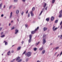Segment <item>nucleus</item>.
<instances>
[{
  "label": "nucleus",
  "instance_id": "4c0bfd02",
  "mask_svg": "<svg viewBox=\"0 0 62 62\" xmlns=\"http://www.w3.org/2000/svg\"><path fill=\"white\" fill-rule=\"evenodd\" d=\"M26 62H27V61H28V58H27L26 60Z\"/></svg>",
  "mask_w": 62,
  "mask_h": 62
},
{
  "label": "nucleus",
  "instance_id": "7c9ffc66",
  "mask_svg": "<svg viewBox=\"0 0 62 62\" xmlns=\"http://www.w3.org/2000/svg\"><path fill=\"white\" fill-rule=\"evenodd\" d=\"M58 21V20H56L55 21V23H57Z\"/></svg>",
  "mask_w": 62,
  "mask_h": 62
},
{
  "label": "nucleus",
  "instance_id": "bb28decb",
  "mask_svg": "<svg viewBox=\"0 0 62 62\" xmlns=\"http://www.w3.org/2000/svg\"><path fill=\"white\" fill-rule=\"evenodd\" d=\"M58 37H60V39H62V35H60V36H58Z\"/></svg>",
  "mask_w": 62,
  "mask_h": 62
},
{
  "label": "nucleus",
  "instance_id": "f3484780",
  "mask_svg": "<svg viewBox=\"0 0 62 62\" xmlns=\"http://www.w3.org/2000/svg\"><path fill=\"white\" fill-rule=\"evenodd\" d=\"M21 49V47L20 46L18 47L17 48V50H20Z\"/></svg>",
  "mask_w": 62,
  "mask_h": 62
},
{
  "label": "nucleus",
  "instance_id": "de8ad7c7",
  "mask_svg": "<svg viewBox=\"0 0 62 62\" xmlns=\"http://www.w3.org/2000/svg\"><path fill=\"white\" fill-rule=\"evenodd\" d=\"M4 16V15L3 14H2L1 15V17H3Z\"/></svg>",
  "mask_w": 62,
  "mask_h": 62
},
{
  "label": "nucleus",
  "instance_id": "c03bdc74",
  "mask_svg": "<svg viewBox=\"0 0 62 62\" xmlns=\"http://www.w3.org/2000/svg\"><path fill=\"white\" fill-rule=\"evenodd\" d=\"M62 25H61L60 29H62Z\"/></svg>",
  "mask_w": 62,
  "mask_h": 62
},
{
  "label": "nucleus",
  "instance_id": "4be33fe9",
  "mask_svg": "<svg viewBox=\"0 0 62 62\" xmlns=\"http://www.w3.org/2000/svg\"><path fill=\"white\" fill-rule=\"evenodd\" d=\"M45 52V50H43L42 51V54H44Z\"/></svg>",
  "mask_w": 62,
  "mask_h": 62
},
{
  "label": "nucleus",
  "instance_id": "cd10ccee",
  "mask_svg": "<svg viewBox=\"0 0 62 62\" xmlns=\"http://www.w3.org/2000/svg\"><path fill=\"white\" fill-rule=\"evenodd\" d=\"M46 3H45L43 5V7H44V8H45V7H46Z\"/></svg>",
  "mask_w": 62,
  "mask_h": 62
},
{
  "label": "nucleus",
  "instance_id": "72a5a7b5",
  "mask_svg": "<svg viewBox=\"0 0 62 62\" xmlns=\"http://www.w3.org/2000/svg\"><path fill=\"white\" fill-rule=\"evenodd\" d=\"M15 59H14L13 60H12L11 62H13L14 61H15Z\"/></svg>",
  "mask_w": 62,
  "mask_h": 62
},
{
  "label": "nucleus",
  "instance_id": "9d476101",
  "mask_svg": "<svg viewBox=\"0 0 62 62\" xmlns=\"http://www.w3.org/2000/svg\"><path fill=\"white\" fill-rule=\"evenodd\" d=\"M43 39H46V36L45 35H43Z\"/></svg>",
  "mask_w": 62,
  "mask_h": 62
},
{
  "label": "nucleus",
  "instance_id": "a878e982",
  "mask_svg": "<svg viewBox=\"0 0 62 62\" xmlns=\"http://www.w3.org/2000/svg\"><path fill=\"white\" fill-rule=\"evenodd\" d=\"M19 13V10H17L16 11V14H18Z\"/></svg>",
  "mask_w": 62,
  "mask_h": 62
},
{
  "label": "nucleus",
  "instance_id": "f03ea898",
  "mask_svg": "<svg viewBox=\"0 0 62 62\" xmlns=\"http://www.w3.org/2000/svg\"><path fill=\"white\" fill-rule=\"evenodd\" d=\"M31 53L30 52H29L27 53V55L28 57H29L31 55Z\"/></svg>",
  "mask_w": 62,
  "mask_h": 62
},
{
  "label": "nucleus",
  "instance_id": "f704fd0d",
  "mask_svg": "<svg viewBox=\"0 0 62 62\" xmlns=\"http://www.w3.org/2000/svg\"><path fill=\"white\" fill-rule=\"evenodd\" d=\"M59 13L60 14H62V10L61 11H60V12H59Z\"/></svg>",
  "mask_w": 62,
  "mask_h": 62
},
{
  "label": "nucleus",
  "instance_id": "79ce46f5",
  "mask_svg": "<svg viewBox=\"0 0 62 62\" xmlns=\"http://www.w3.org/2000/svg\"><path fill=\"white\" fill-rule=\"evenodd\" d=\"M62 24V21H61V23H60V25H61V24Z\"/></svg>",
  "mask_w": 62,
  "mask_h": 62
},
{
  "label": "nucleus",
  "instance_id": "a211bd4d",
  "mask_svg": "<svg viewBox=\"0 0 62 62\" xmlns=\"http://www.w3.org/2000/svg\"><path fill=\"white\" fill-rule=\"evenodd\" d=\"M20 59V57H18L17 58V59L16 60V61H18Z\"/></svg>",
  "mask_w": 62,
  "mask_h": 62
},
{
  "label": "nucleus",
  "instance_id": "338daca9",
  "mask_svg": "<svg viewBox=\"0 0 62 62\" xmlns=\"http://www.w3.org/2000/svg\"><path fill=\"white\" fill-rule=\"evenodd\" d=\"M16 2L18 1V0H16Z\"/></svg>",
  "mask_w": 62,
  "mask_h": 62
},
{
  "label": "nucleus",
  "instance_id": "ddd939ff",
  "mask_svg": "<svg viewBox=\"0 0 62 62\" xmlns=\"http://www.w3.org/2000/svg\"><path fill=\"white\" fill-rule=\"evenodd\" d=\"M29 37L30 39H32V35H30L29 36Z\"/></svg>",
  "mask_w": 62,
  "mask_h": 62
},
{
  "label": "nucleus",
  "instance_id": "13d9d810",
  "mask_svg": "<svg viewBox=\"0 0 62 62\" xmlns=\"http://www.w3.org/2000/svg\"><path fill=\"white\" fill-rule=\"evenodd\" d=\"M37 62H40L39 61H38Z\"/></svg>",
  "mask_w": 62,
  "mask_h": 62
},
{
  "label": "nucleus",
  "instance_id": "6ab92c4d",
  "mask_svg": "<svg viewBox=\"0 0 62 62\" xmlns=\"http://www.w3.org/2000/svg\"><path fill=\"white\" fill-rule=\"evenodd\" d=\"M44 10V9L43 8V10L41 11L40 14L39 15V16H40V15H41V14H42V12H43V10Z\"/></svg>",
  "mask_w": 62,
  "mask_h": 62
},
{
  "label": "nucleus",
  "instance_id": "412c9836",
  "mask_svg": "<svg viewBox=\"0 0 62 62\" xmlns=\"http://www.w3.org/2000/svg\"><path fill=\"white\" fill-rule=\"evenodd\" d=\"M2 5H3V3H1L0 4V9H1V7H2Z\"/></svg>",
  "mask_w": 62,
  "mask_h": 62
},
{
  "label": "nucleus",
  "instance_id": "37998d69",
  "mask_svg": "<svg viewBox=\"0 0 62 62\" xmlns=\"http://www.w3.org/2000/svg\"><path fill=\"white\" fill-rule=\"evenodd\" d=\"M25 26H26V27H27L28 25L27 24H25Z\"/></svg>",
  "mask_w": 62,
  "mask_h": 62
},
{
  "label": "nucleus",
  "instance_id": "4d7b16f0",
  "mask_svg": "<svg viewBox=\"0 0 62 62\" xmlns=\"http://www.w3.org/2000/svg\"><path fill=\"white\" fill-rule=\"evenodd\" d=\"M23 0V2H25V0Z\"/></svg>",
  "mask_w": 62,
  "mask_h": 62
},
{
  "label": "nucleus",
  "instance_id": "052dcab7",
  "mask_svg": "<svg viewBox=\"0 0 62 62\" xmlns=\"http://www.w3.org/2000/svg\"><path fill=\"white\" fill-rule=\"evenodd\" d=\"M15 8V7H14L13 8V9H14V8Z\"/></svg>",
  "mask_w": 62,
  "mask_h": 62
},
{
  "label": "nucleus",
  "instance_id": "0e129e2a",
  "mask_svg": "<svg viewBox=\"0 0 62 62\" xmlns=\"http://www.w3.org/2000/svg\"><path fill=\"white\" fill-rule=\"evenodd\" d=\"M4 18H7V17H6L5 16L4 17Z\"/></svg>",
  "mask_w": 62,
  "mask_h": 62
},
{
  "label": "nucleus",
  "instance_id": "c756f323",
  "mask_svg": "<svg viewBox=\"0 0 62 62\" xmlns=\"http://www.w3.org/2000/svg\"><path fill=\"white\" fill-rule=\"evenodd\" d=\"M37 50V48H34V51H36Z\"/></svg>",
  "mask_w": 62,
  "mask_h": 62
},
{
  "label": "nucleus",
  "instance_id": "7ed1b4c3",
  "mask_svg": "<svg viewBox=\"0 0 62 62\" xmlns=\"http://www.w3.org/2000/svg\"><path fill=\"white\" fill-rule=\"evenodd\" d=\"M55 26H54L53 28V30L54 31L56 30H57V29L58 28H55Z\"/></svg>",
  "mask_w": 62,
  "mask_h": 62
},
{
  "label": "nucleus",
  "instance_id": "2eb2a0df",
  "mask_svg": "<svg viewBox=\"0 0 62 62\" xmlns=\"http://www.w3.org/2000/svg\"><path fill=\"white\" fill-rule=\"evenodd\" d=\"M31 40H32L31 39H29L28 40V42L29 43H30L31 42Z\"/></svg>",
  "mask_w": 62,
  "mask_h": 62
},
{
  "label": "nucleus",
  "instance_id": "9b49d317",
  "mask_svg": "<svg viewBox=\"0 0 62 62\" xmlns=\"http://www.w3.org/2000/svg\"><path fill=\"white\" fill-rule=\"evenodd\" d=\"M62 17V14H60V15L59 16V18H61Z\"/></svg>",
  "mask_w": 62,
  "mask_h": 62
},
{
  "label": "nucleus",
  "instance_id": "49530a36",
  "mask_svg": "<svg viewBox=\"0 0 62 62\" xmlns=\"http://www.w3.org/2000/svg\"><path fill=\"white\" fill-rule=\"evenodd\" d=\"M28 10H27V12H26V14H27V13H28Z\"/></svg>",
  "mask_w": 62,
  "mask_h": 62
},
{
  "label": "nucleus",
  "instance_id": "58836bf2",
  "mask_svg": "<svg viewBox=\"0 0 62 62\" xmlns=\"http://www.w3.org/2000/svg\"><path fill=\"white\" fill-rule=\"evenodd\" d=\"M28 17H30V14H29V13H28Z\"/></svg>",
  "mask_w": 62,
  "mask_h": 62
},
{
  "label": "nucleus",
  "instance_id": "c85d7f7f",
  "mask_svg": "<svg viewBox=\"0 0 62 62\" xmlns=\"http://www.w3.org/2000/svg\"><path fill=\"white\" fill-rule=\"evenodd\" d=\"M18 32H19V30H16V34H17V33H18Z\"/></svg>",
  "mask_w": 62,
  "mask_h": 62
},
{
  "label": "nucleus",
  "instance_id": "6e6552de",
  "mask_svg": "<svg viewBox=\"0 0 62 62\" xmlns=\"http://www.w3.org/2000/svg\"><path fill=\"white\" fill-rule=\"evenodd\" d=\"M4 43H5V45H8V42H6V41H4Z\"/></svg>",
  "mask_w": 62,
  "mask_h": 62
},
{
  "label": "nucleus",
  "instance_id": "3c124183",
  "mask_svg": "<svg viewBox=\"0 0 62 62\" xmlns=\"http://www.w3.org/2000/svg\"><path fill=\"white\" fill-rule=\"evenodd\" d=\"M14 51L13 50L11 52L12 53H14Z\"/></svg>",
  "mask_w": 62,
  "mask_h": 62
},
{
  "label": "nucleus",
  "instance_id": "f257e3e1",
  "mask_svg": "<svg viewBox=\"0 0 62 62\" xmlns=\"http://www.w3.org/2000/svg\"><path fill=\"white\" fill-rule=\"evenodd\" d=\"M39 29V27H38L34 31H31V34H34V33H35V32H37V30H38Z\"/></svg>",
  "mask_w": 62,
  "mask_h": 62
},
{
  "label": "nucleus",
  "instance_id": "a19ab883",
  "mask_svg": "<svg viewBox=\"0 0 62 62\" xmlns=\"http://www.w3.org/2000/svg\"><path fill=\"white\" fill-rule=\"evenodd\" d=\"M6 8V5H4V6L3 8Z\"/></svg>",
  "mask_w": 62,
  "mask_h": 62
},
{
  "label": "nucleus",
  "instance_id": "c9c22d12",
  "mask_svg": "<svg viewBox=\"0 0 62 62\" xmlns=\"http://www.w3.org/2000/svg\"><path fill=\"white\" fill-rule=\"evenodd\" d=\"M59 48V47H57L55 48V49L56 50H57V49H58Z\"/></svg>",
  "mask_w": 62,
  "mask_h": 62
},
{
  "label": "nucleus",
  "instance_id": "b1692460",
  "mask_svg": "<svg viewBox=\"0 0 62 62\" xmlns=\"http://www.w3.org/2000/svg\"><path fill=\"white\" fill-rule=\"evenodd\" d=\"M15 28V27H12L11 29V30H13V29H14Z\"/></svg>",
  "mask_w": 62,
  "mask_h": 62
},
{
  "label": "nucleus",
  "instance_id": "e433bc0d",
  "mask_svg": "<svg viewBox=\"0 0 62 62\" xmlns=\"http://www.w3.org/2000/svg\"><path fill=\"white\" fill-rule=\"evenodd\" d=\"M25 53H26V51H24V53H23V54H25Z\"/></svg>",
  "mask_w": 62,
  "mask_h": 62
},
{
  "label": "nucleus",
  "instance_id": "473e14b6",
  "mask_svg": "<svg viewBox=\"0 0 62 62\" xmlns=\"http://www.w3.org/2000/svg\"><path fill=\"white\" fill-rule=\"evenodd\" d=\"M35 7H33L32 8V10L33 11H34V10H35Z\"/></svg>",
  "mask_w": 62,
  "mask_h": 62
},
{
  "label": "nucleus",
  "instance_id": "e2e57ef3",
  "mask_svg": "<svg viewBox=\"0 0 62 62\" xmlns=\"http://www.w3.org/2000/svg\"><path fill=\"white\" fill-rule=\"evenodd\" d=\"M59 54H58V55L57 56H57H58L59 55Z\"/></svg>",
  "mask_w": 62,
  "mask_h": 62
},
{
  "label": "nucleus",
  "instance_id": "69168bd1",
  "mask_svg": "<svg viewBox=\"0 0 62 62\" xmlns=\"http://www.w3.org/2000/svg\"><path fill=\"white\" fill-rule=\"evenodd\" d=\"M14 45H13L12 46V47H13V46H14Z\"/></svg>",
  "mask_w": 62,
  "mask_h": 62
},
{
  "label": "nucleus",
  "instance_id": "1a4fd4ad",
  "mask_svg": "<svg viewBox=\"0 0 62 62\" xmlns=\"http://www.w3.org/2000/svg\"><path fill=\"white\" fill-rule=\"evenodd\" d=\"M47 29V28L44 27L43 28V30L44 31H46V30Z\"/></svg>",
  "mask_w": 62,
  "mask_h": 62
},
{
  "label": "nucleus",
  "instance_id": "864d4df0",
  "mask_svg": "<svg viewBox=\"0 0 62 62\" xmlns=\"http://www.w3.org/2000/svg\"><path fill=\"white\" fill-rule=\"evenodd\" d=\"M2 29L1 28H0V31H1V30Z\"/></svg>",
  "mask_w": 62,
  "mask_h": 62
},
{
  "label": "nucleus",
  "instance_id": "4468645a",
  "mask_svg": "<svg viewBox=\"0 0 62 62\" xmlns=\"http://www.w3.org/2000/svg\"><path fill=\"white\" fill-rule=\"evenodd\" d=\"M49 20L50 19L49 18H47L46 19V21H47V22H48V21H49Z\"/></svg>",
  "mask_w": 62,
  "mask_h": 62
},
{
  "label": "nucleus",
  "instance_id": "6e6d98bb",
  "mask_svg": "<svg viewBox=\"0 0 62 62\" xmlns=\"http://www.w3.org/2000/svg\"><path fill=\"white\" fill-rule=\"evenodd\" d=\"M11 23H13V21H12L11 22Z\"/></svg>",
  "mask_w": 62,
  "mask_h": 62
},
{
  "label": "nucleus",
  "instance_id": "680f3d73",
  "mask_svg": "<svg viewBox=\"0 0 62 62\" xmlns=\"http://www.w3.org/2000/svg\"><path fill=\"white\" fill-rule=\"evenodd\" d=\"M17 21H18V22H19V19H17Z\"/></svg>",
  "mask_w": 62,
  "mask_h": 62
},
{
  "label": "nucleus",
  "instance_id": "bf43d9fd",
  "mask_svg": "<svg viewBox=\"0 0 62 62\" xmlns=\"http://www.w3.org/2000/svg\"><path fill=\"white\" fill-rule=\"evenodd\" d=\"M56 54H57V52L55 54V55H56Z\"/></svg>",
  "mask_w": 62,
  "mask_h": 62
},
{
  "label": "nucleus",
  "instance_id": "dca6fc26",
  "mask_svg": "<svg viewBox=\"0 0 62 62\" xmlns=\"http://www.w3.org/2000/svg\"><path fill=\"white\" fill-rule=\"evenodd\" d=\"M10 54V51H9L8 52L7 54L8 55H9Z\"/></svg>",
  "mask_w": 62,
  "mask_h": 62
},
{
  "label": "nucleus",
  "instance_id": "5701e85b",
  "mask_svg": "<svg viewBox=\"0 0 62 62\" xmlns=\"http://www.w3.org/2000/svg\"><path fill=\"white\" fill-rule=\"evenodd\" d=\"M54 2H55V0H52V4H54Z\"/></svg>",
  "mask_w": 62,
  "mask_h": 62
},
{
  "label": "nucleus",
  "instance_id": "393cba45",
  "mask_svg": "<svg viewBox=\"0 0 62 62\" xmlns=\"http://www.w3.org/2000/svg\"><path fill=\"white\" fill-rule=\"evenodd\" d=\"M39 43H40V42H38V43H37L36 44L35 46H37V45H38L39 44Z\"/></svg>",
  "mask_w": 62,
  "mask_h": 62
},
{
  "label": "nucleus",
  "instance_id": "20e7f679",
  "mask_svg": "<svg viewBox=\"0 0 62 62\" xmlns=\"http://www.w3.org/2000/svg\"><path fill=\"white\" fill-rule=\"evenodd\" d=\"M43 44H44L46 42V39H43Z\"/></svg>",
  "mask_w": 62,
  "mask_h": 62
},
{
  "label": "nucleus",
  "instance_id": "423d86ee",
  "mask_svg": "<svg viewBox=\"0 0 62 62\" xmlns=\"http://www.w3.org/2000/svg\"><path fill=\"white\" fill-rule=\"evenodd\" d=\"M31 16H34V14L33 13V11H31L30 12Z\"/></svg>",
  "mask_w": 62,
  "mask_h": 62
},
{
  "label": "nucleus",
  "instance_id": "8fccbe9b",
  "mask_svg": "<svg viewBox=\"0 0 62 62\" xmlns=\"http://www.w3.org/2000/svg\"><path fill=\"white\" fill-rule=\"evenodd\" d=\"M14 3H16V0H14Z\"/></svg>",
  "mask_w": 62,
  "mask_h": 62
},
{
  "label": "nucleus",
  "instance_id": "ea45409f",
  "mask_svg": "<svg viewBox=\"0 0 62 62\" xmlns=\"http://www.w3.org/2000/svg\"><path fill=\"white\" fill-rule=\"evenodd\" d=\"M47 8H48V7H46L45 8V9L46 10H47Z\"/></svg>",
  "mask_w": 62,
  "mask_h": 62
},
{
  "label": "nucleus",
  "instance_id": "2f4dec72",
  "mask_svg": "<svg viewBox=\"0 0 62 62\" xmlns=\"http://www.w3.org/2000/svg\"><path fill=\"white\" fill-rule=\"evenodd\" d=\"M4 37H5V35H2L1 36V38H4Z\"/></svg>",
  "mask_w": 62,
  "mask_h": 62
},
{
  "label": "nucleus",
  "instance_id": "774afa93",
  "mask_svg": "<svg viewBox=\"0 0 62 62\" xmlns=\"http://www.w3.org/2000/svg\"><path fill=\"white\" fill-rule=\"evenodd\" d=\"M15 34H16V32H15Z\"/></svg>",
  "mask_w": 62,
  "mask_h": 62
},
{
  "label": "nucleus",
  "instance_id": "0eeeda50",
  "mask_svg": "<svg viewBox=\"0 0 62 62\" xmlns=\"http://www.w3.org/2000/svg\"><path fill=\"white\" fill-rule=\"evenodd\" d=\"M10 16L9 17L10 18H12V12H11L10 14Z\"/></svg>",
  "mask_w": 62,
  "mask_h": 62
},
{
  "label": "nucleus",
  "instance_id": "f8f14e48",
  "mask_svg": "<svg viewBox=\"0 0 62 62\" xmlns=\"http://www.w3.org/2000/svg\"><path fill=\"white\" fill-rule=\"evenodd\" d=\"M13 6V5H11L9 7V9H11V8Z\"/></svg>",
  "mask_w": 62,
  "mask_h": 62
},
{
  "label": "nucleus",
  "instance_id": "5fc2aeb1",
  "mask_svg": "<svg viewBox=\"0 0 62 62\" xmlns=\"http://www.w3.org/2000/svg\"><path fill=\"white\" fill-rule=\"evenodd\" d=\"M10 25H11V24L10 23H9V26H10Z\"/></svg>",
  "mask_w": 62,
  "mask_h": 62
},
{
  "label": "nucleus",
  "instance_id": "603ef678",
  "mask_svg": "<svg viewBox=\"0 0 62 62\" xmlns=\"http://www.w3.org/2000/svg\"><path fill=\"white\" fill-rule=\"evenodd\" d=\"M3 35V32H2L1 33V35Z\"/></svg>",
  "mask_w": 62,
  "mask_h": 62
},
{
  "label": "nucleus",
  "instance_id": "a18cd8bd",
  "mask_svg": "<svg viewBox=\"0 0 62 62\" xmlns=\"http://www.w3.org/2000/svg\"><path fill=\"white\" fill-rule=\"evenodd\" d=\"M23 12L22 13H21V14L22 15H23Z\"/></svg>",
  "mask_w": 62,
  "mask_h": 62
},
{
  "label": "nucleus",
  "instance_id": "09e8293b",
  "mask_svg": "<svg viewBox=\"0 0 62 62\" xmlns=\"http://www.w3.org/2000/svg\"><path fill=\"white\" fill-rule=\"evenodd\" d=\"M23 43H24V41H22V44H23Z\"/></svg>",
  "mask_w": 62,
  "mask_h": 62
},
{
  "label": "nucleus",
  "instance_id": "39448f33",
  "mask_svg": "<svg viewBox=\"0 0 62 62\" xmlns=\"http://www.w3.org/2000/svg\"><path fill=\"white\" fill-rule=\"evenodd\" d=\"M54 19V17L53 16H51V21H53Z\"/></svg>",
  "mask_w": 62,
  "mask_h": 62
},
{
  "label": "nucleus",
  "instance_id": "aec40b11",
  "mask_svg": "<svg viewBox=\"0 0 62 62\" xmlns=\"http://www.w3.org/2000/svg\"><path fill=\"white\" fill-rule=\"evenodd\" d=\"M43 49V47H41L39 48V50L40 51H41Z\"/></svg>",
  "mask_w": 62,
  "mask_h": 62
}]
</instances>
